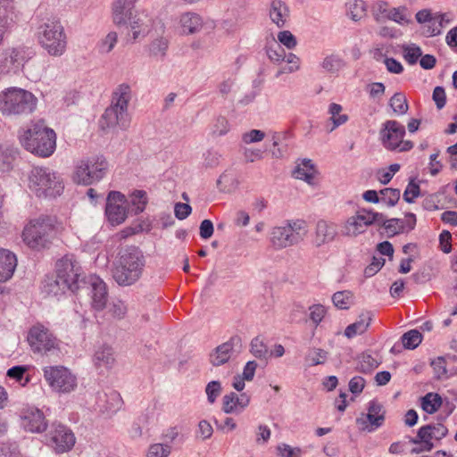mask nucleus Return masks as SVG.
I'll list each match as a JSON object with an SVG mask.
<instances>
[{"label": "nucleus", "mask_w": 457, "mask_h": 457, "mask_svg": "<svg viewBox=\"0 0 457 457\" xmlns=\"http://www.w3.org/2000/svg\"><path fill=\"white\" fill-rule=\"evenodd\" d=\"M145 265V258L139 247L127 245L118 253L112 278L119 286H131L141 278Z\"/></svg>", "instance_id": "f257e3e1"}, {"label": "nucleus", "mask_w": 457, "mask_h": 457, "mask_svg": "<svg viewBox=\"0 0 457 457\" xmlns=\"http://www.w3.org/2000/svg\"><path fill=\"white\" fill-rule=\"evenodd\" d=\"M131 98L132 92L128 84H120L114 89L111 104L102 115L101 126L103 129L119 127L125 130L129 128L130 118L128 108Z\"/></svg>", "instance_id": "f03ea898"}, {"label": "nucleus", "mask_w": 457, "mask_h": 457, "mask_svg": "<svg viewBox=\"0 0 457 457\" xmlns=\"http://www.w3.org/2000/svg\"><path fill=\"white\" fill-rule=\"evenodd\" d=\"M21 145L32 154L49 157L56 148V134L43 120L32 123L20 136Z\"/></svg>", "instance_id": "7ed1b4c3"}, {"label": "nucleus", "mask_w": 457, "mask_h": 457, "mask_svg": "<svg viewBox=\"0 0 457 457\" xmlns=\"http://www.w3.org/2000/svg\"><path fill=\"white\" fill-rule=\"evenodd\" d=\"M58 227L55 217L40 216L30 220L22 231L23 241L32 249L46 248L51 244Z\"/></svg>", "instance_id": "20e7f679"}, {"label": "nucleus", "mask_w": 457, "mask_h": 457, "mask_svg": "<svg viewBox=\"0 0 457 457\" xmlns=\"http://www.w3.org/2000/svg\"><path fill=\"white\" fill-rule=\"evenodd\" d=\"M37 38L42 48L51 56L59 57L66 52L67 36L57 18H50L43 21L37 27Z\"/></svg>", "instance_id": "39448f33"}, {"label": "nucleus", "mask_w": 457, "mask_h": 457, "mask_svg": "<svg viewBox=\"0 0 457 457\" xmlns=\"http://www.w3.org/2000/svg\"><path fill=\"white\" fill-rule=\"evenodd\" d=\"M29 187L37 197L54 198L64 189L61 176L47 167H35L29 174Z\"/></svg>", "instance_id": "423d86ee"}, {"label": "nucleus", "mask_w": 457, "mask_h": 457, "mask_svg": "<svg viewBox=\"0 0 457 457\" xmlns=\"http://www.w3.org/2000/svg\"><path fill=\"white\" fill-rule=\"evenodd\" d=\"M37 99L29 91L10 87L0 94V111L6 115H27L37 107Z\"/></svg>", "instance_id": "0eeeda50"}, {"label": "nucleus", "mask_w": 457, "mask_h": 457, "mask_svg": "<svg viewBox=\"0 0 457 457\" xmlns=\"http://www.w3.org/2000/svg\"><path fill=\"white\" fill-rule=\"evenodd\" d=\"M307 235L303 220H287L281 226L272 228L270 243L275 249H284L302 242Z\"/></svg>", "instance_id": "6e6552de"}, {"label": "nucleus", "mask_w": 457, "mask_h": 457, "mask_svg": "<svg viewBox=\"0 0 457 457\" xmlns=\"http://www.w3.org/2000/svg\"><path fill=\"white\" fill-rule=\"evenodd\" d=\"M108 167V162L103 155L81 160L75 166L72 179L79 185H92L105 176Z\"/></svg>", "instance_id": "1a4fd4ad"}, {"label": "nucleus", "mask_w": 457, "mask_h": 457, "mask_svg": "<svg viewBox=\"0 0 457 457\" xmlns=\"http://www.w3.org/2000/svg\"><path fill=\"white\" fill-rule=\"evenodd\" d=\"M55 272L60 279L71 286L70 291L76 292L86 287L87 278L83 277L81 267L73 254H66L58 260Z\"/></svg>", "instance_id": "9d476101"}, {"label": "nucleus", "mask_w": 457, "mask_h": 457, "mask_svg": "<svg viewBox=\"0 0 457 457\" xmlns=\"http://www.w3.org/2000/svg\"><path fill=\"white\" fill-rule=\"evenodd\" d=\"M44 378L50 387L60 394H69L77 387V378L63 366L45 367Z\"/></svg>", "instance_id": "9b49d317"}, {"label": "nucleus", "mask_w": 457, "mask_h": 457, "mask_svg": "<svg viewBox=\"0 0 457 457\" xmlns=\"http://www.w3.org/2000/svg\"><path fill=\"white\" fill-rule=\"evenodd\" d=\"M27 340L33 353L41 354H47L58 346L56 337L41 324L30 328Z\"/></svg>", "instance_id": "f8f14e48"}, {"label": "nucleus", "mask_w": 457, "mask_h": 457, "mask_svg": "<svg viewBox=\"0 0 457 457\" xmlns=\"http://www.w3.org/2000/svg\"><path fill=\"white\" fill-rule=\"evenodd\" d=\"M243 351V340L238 335H234L228 341L216 346L209 354V361L214 367L228 363L237 358Z\"/></svg>", "instance_id": "ddd939ff"}, {"label": "nucleus", "mask_w": 457, "mask_h": 457, "mask_svg": "<svg viewBox=\"0 0 457 457\" xmlns=\"http://www.w3.org/2000/svg\"><path fill=\"white\" fill-rule=\"evenodd\" d=\"M30 57L31 52L24 46L0 51V74L17 73Z\"/></svg>", "instance_id": "4468645a"}, {"label": "nucleus", "mask_w": 457, "mask_h": 457, "mask_svg": "<svg viewBox=\"0 0 457 457\" xmlns=\"http://www.w3.org/2000/svg\"><path fill=\"white\" fill-rule=\"evenodd\" d=\"M47 444L57 453H63L72 449L76 438L73 432L66 426L54 423L46 436Z\"/></svg>", "instance_id": "2eb2a0df"}, {"label": "nucleus", "mask_w": 457, "mask_h": 457, "mask_svg": "<svg viewBox=\"0 0 457 457\" xmlns=\"http://www.w3.org/2000/svg\"><path fill=\"white\" fill-rule=\"evenodd\" d=\"M128 200L124 195L119 191H111L106 198L105 216L107 220L112 225L123 223L128 217Z\"/></svg>", "instance_id": "dca6fc26"}, {"label": "nucleus", "mask_w": 457, "mask_h": 457, "mask_svg": "<svg viewBox=\"0 0 457 457\" xmlns=\"http://www.w3.org/2000/svg\"><path fill=\"white\" fill-rule=\"evenodd\" d=\"M386 419V411L378 401H370L368 412L361 413L356 419V425L361 431L373 432L382 427Z\"/></svg>", "instance_id": "f3484780"}, {"label": "nucleus", "mask_w": 457, "mask_h": 457, "mask_svg": "<svg viewBox=\"0 0 457 457\" xmlns=\"http://www.w3.org/2000/svg\"><path fill=\"white\" fill-rule=\"evenodd\" d=\"M404 136L405 127L395 120L385 121L379 131L381 143L389 151H396Z\"/></svg>", "instance_id": "a211bd4d"}, {"label": "nucleus", "mask_w": 457, "mask_h": 457, "mask_svg": "<svg viewBox=\"0 0 457 457\" xmlns=\"http://www.w3.org/2000/svg\"><path fill=\"white\" fill-rule=\"evenodd\" d=\"M88 286L92 295V307L96 311H102L105 308L108 293L105 283L99 277L90 275L87 277L86 287Z\"/></svg>", "instance_id": "6ab92c4d"}, {"label": "nucleus", "mask_w": 457, "mask_h": 457, "mask_svg": "<svg viewBox=\"0 0 457 457\" xmlns=\"http://www.w3.org/2000/svg\"><path fill=\"white\" fill-rule=\"evenodd\" d=\"M268 15L278 29H283L287 27L289 21L290 10L284 1L271 0L268 7Z\"/></svg>", "instance_id": "aec40b11"}, {"label": "nucleus", "mask_w": 457, "mask_h": 457, "mask_svg": "<svg viewBox=\"0 0 457 457\" xmlns=\"http://www.w3.org/2000/svg\"><path fill=\"white\" fill-rule=\"evenodd\" d=\"M337 235V228L335 223L320 220L316 224L313 244L317 247L329 244L334 241Z\"/></svg>", "instance_id": "412c9836"}, {"label": "nucleus", "mask_w": 457, "mask_h": 457, "mask_svg": "<svg viewBox=\"0 0 457 457\" xmlns=\"http://www.w3.org/2000/svg\"><path fill=\"white\" fill-rule=\"evenodd\" d=\"M250 403V396L246 393L237 395L234 392L227 394L222 398V411L225 413H240Z\"/></svg>", "instance_id": "4be33fe9"}, {"label": "nucleus", "mask_w": 457, "mask_h": 457, "mask_svg": "<svg viewBox=\"0 0 457 457\" xmlns=\"http://www.w3.org/2000/svg\"><path fill=\"white\" fill-rule=\"evenodd\" d=\"M22 426L28 431L40 433L46 430L47 423L40 410L30 408L23 413Z\"/></svg>", "instance_id": "5701e85b"}, {"label": "nucleus", "mask_w": 457, "mask_h": 457, "mask_svg": "<svg viewBox=\"0 0 457 457\" xmlns=\"http://www.w3.org/2000/svg\"><path fill=\"white\" fill-rule=\"evenodd\" d=\"M137 0H114L112 5L113 23L119 27L128 23V16L131 15L132 10Z\"/></svg>", "instance_id": "b1692460"}, {"label": "nucleus", "mask_w": 457, "mask_h": 457, "mask_svg": "<svg viewBox=\"0 0 457 457\" xmlns=\"http://www.w3.org/2000/svg\"><path fill=\"white\" fill-rule=\"evenodd\" d=\"M16 266V255L7 249H0V283L7 281L12 277Z\"/></svg>", "instance_id": "393cba45"}, {"label": "nucleus", "mask_w": 457, "mask_h": 457, "mask_svg": "<svg viewBox=\"0 0 457 457\" xmlns=\"http://www.w3.org/2000/svg\"><path fill=\"white\" fill-rule=\"evenodd\" d=\"M126 26L129 29L127 37L130 42H135L141 36L145 37L149 29L148 24L137 13L128 16Z\"/></svg>", "instance_id": "a878e982"}, {"label": "nucleus", "mask_w": 457, "mask_h": 457, "mask_svg": "<svg viewBox=\"0 0 457 457\" xmlns=\"http://www.w3.org/2000/svg\"><path fill=\"white\" fill-rule=\"evenodd\" d=\"M93 361L97 370H110L112 368L115 358L111 346L102 345L95 353Z\"/></svg>", "instance_id": "bb28decb"}, {"label": "nucleus", "mask_w": 457, "mask_h": 457, "mask_svg": "<svg viewBox=\"0 0 457 457\" xmlns=\"http://www.w3.org/2000/svg\"><path fill=\"white\" fill-rule=\"evenodd\" d=\"M372 313L369 311L362 312L358 320L348 325L345 329V336L347 338H353L357 335L363 334L370 327L372 320Z\"/></svg>", "instance_id": "cd10ccee"}, {"label": "nucleus", "mask_w": 457, "mask_h": 457, "mask_svg": "<svg viewBox=\"0 0 457 457\" xmlns=\"http://www.w3.org/2000/svg\"><path fill=\"white\" fill-rule=\"evenodd\" d=\"M71 286L58 278V275L46 277L43 282L42 291L48 296H58L70 290Z\"/></svg>", "instance_id": "c85d7f7f"}, {"label": "nucleus", "mask_w": 457, "mask_h": 457, "mask_svg": "<svg viewBox=\"0 0 457 457\" xmlns=\"http://www.w3.org/2000/svg\"><path fill=\"white\" fill-rule=\"evenodd\" d=\"M179 23L184 34H195L203 27L201 16L190 12L181 14Z\"/></svg>", "instance_id": "c756f323"}, {"label": "nucleus", "mask_w": 457, "mask_h": 457, "mask_svg": "<svg viewBox=\"0 0 457 457\" xmlns=\"http://www.w3.org/2000/svg\"><path fill=\"white\" fill-rule=\"evenodd\" d=\"M316 173L315 165L311 159H303L297 163L293 171V176L297 179H302L308 184H312Z\"/></svg>", "instance_id": "7c9ffc66"}, {"label": "nucleus", "mask_w": 457, "mask_h": 457, "mask_svg": "<svg viewBox=\"0 0 457 457\" xmlns=\"http://www.w3.org/2000/svg\"><path fill=\"white\" fill-rule=\"evenodd\" d=\"M366 228L364 226L356 219L354 215L349 217L342 225L341 233L343 236L355 237L363 232Z\"/></svg>", "instance_id": "2f4dec72"}, {"label": "nucleus", "mask_w": 457, "mask_h": 457, "mask_svg": "<svg viewBox=\"0 0 457 457\" xmlns=\"http://www.w3.org/2000/svg\"><path fill=\"white\" fill-rule=\"evenodd\" d=\"M380 361L373 357L371 353L366 352L360 354L357 358L356 370L362 373H370L378 368Z\"/></svg>", "instance_id": "473e14b6"}, {"label": "nucleus", "mask_w": 457, "mask_h": 457, "mask_svg": "<svg viewBox=\"0 0 457 457\" xmlns=\"http://www.w3.org/2000/svg\"><path fill=\"white\" fill-rule=\"evenodd\" d=\"M432 440H435L431 426L425 425L419 428L417 436L410 439V443L417 445L420 443L425 444V449H433L435 447Z\"/></svg>", "instance_id": "72a5a7b5"}, {"label": "nucleus", "mask_w": 457, "mask_h": 457, "mask_svg": "<svg viewBox=\"0 0 457 457\" xmlns=\"http://www.w3.org/2000/svg\"><path fill=\"white\" fill-rule=\"evenodd\" d=\"M356 219L364 226L366 228L368 226L372 224L380 225V221H383V214L371 210L361 209L354 214Z\"/></svg>", "instance_id": "f704fd0d"}, {"label": "nucleus", "mask_w": 457, "mask_h": 457, "mask_svg": "<svg viewBox=\"0 0 457 457\" xmlns=\"http://www.w3.org/2000/svg\"><path fill=\"white\" fill-rule=\"evenodd\" d=\"M250 353L257 359L267 361L270 357V351L264 340L261 337H255L250 343Z\"/></svg>", "instance_id": "c9c22d12"}, {"label": "nucleus", "mask_w": 457, "mask_h": 457, "mask_svg": "<svg viewBox=\"0 0 457 457\" xmlns=\"http://www.w3.org/2000/svg\"><path fill=\"white\" fill-rule=\"evenodd\" d=\"M385 229L387 237H392L395 235H398L404 230V221L403 220L393 218L386 220L383 215V221H380V225Z\"/></svg>", "instance_id": "e433bc0d"}, {"label": "nucleus", "mask_w": 457, "mask_h": 457, "mask_svg": "<svg viewBox=\"0 0 457 457\" xmlns=\"http://www.w3.org/2000/svg\"><path fill=\"white\" fill-rule=\"evenodd\" d=\"M347 15L354 21L365 16V3L362 0H348L346 3Z\"/></svg>", "instance_id": "4c0bfd02"}, {"label": "nucleus", "mask_w": 457, "mask_h": 457, "mask_svg": "<svg viewBox=\"0 0 457 457\" xmlns=\"http://www.w3.org/2000/svg\"><path fill=\"white\" fill-rule=\"evenodd\" d=\"M441 404L442 399L438 394L428 393L421 398V407L428 414L435 413Z\"/></svg>", "instance_id": "58836bf2"}, {"label": "nucleus", "mask_w": 457, "mask_h": 457, "mask_svg": "<svg viewBox=\"0 0 457 457\" xmlns=\"http://www.w3.org/2000/svg\"><path fill=\"white\" fill-rule=\"evenodd\" d=\"M386 18L400 25H405L411 22L410 14L405 6H399L389 9L386 14Z\"/></svg>", "instance_id": "ea45409f"}, {"label": "nucleus", "mask_w": 457, "mask_h": 457, "mask_svg": "<svg viewBox=\"0 0 457 457\" xmlns=\"http://www.w3.org/2000/svg\"><path fill=\"white\" fill-rule=\"evenodd\" d=\"M341 112L342 106L340 104L336 103L329 104L328 112L331 115L329 120L333 123L332 128L329 129L330 132L348 120V116L346 114H341Z\"/></svg>", "instance_id": "a19ab883"}, {"label": "nucleus", "mask_w": 457, "mask_h": 457, "mask_svg": "<svg viewBox=\"0 0 457 457\" xmlns=\"http://www.w3.org/2000/svg\"><path fill=\"white\" fill-rule=\"evenodd\" d=\"M401 339L404 348L413 350L421 343L422 335L419 330L411 329L404 333Z\"/></svg>", "instance_id": "79ce46f5"}, {"label": "nucleus", "mask_w": 457, "mask_h": 457, "mask_svg": "<svg viewBox=\"0 0 457 457\" xmlns=\"http://www.w3.org/2000/svg\"><path fill=\"white\" fill-rule=\"evenodd\" d=\"M389 105L397 115H403L408 112L409 106L406 97L402 93H395L389 100Z\"/></svg>", "instance_id": "37998d69"}, {"label": "nucleus", "mask_w": 457, "mask_h": 457, "mask_svg": "<svg viewBox=\"0 0 457 457\" xmlns=\"http://www.w3.org/2000/svg\"><path fill=\"white\" fill-rule=\"evenodd\" d=\"M344 66L343 59L335 54L326 56L321 62V67L329 73L338 72Z\"/></svg>", "instance_id": "c03bdc74"}, {"label": "nucleus", "mask_w": 457, "mask_h": 457, "mask_svg": "<svg viewBox=\"0 0 457 457\" xmlns=\"http://www.w3.org/2000/svg\"><path fill=\"white\" fill-rule=\"evenodd\" d=\"M353 295L350 291H338L332 295L334 305L340 310H347L352 304Z\"/></svg>", "instance_id": "a18cd8bd"}, {"label": "nucleus", "mask_w": 457, "mask_h": 457, "mask_svg": "<svg viewBox=\"0 0 457 457\" xmlns=\"http://www.w3.org/2000/svg\"><path fill=\"white\" fill-rule=\"evenodd\" d=\"M27 370L26 366H14L7 370L6 376L25 386L30 380L29 377L26 375Z\"/></svg>", "instance_id": "49530a36"}, {"label": "nucleus", "mask_w": 457, "mask_h": 457, "mask_svg": "<svg viewBox=\"0 0 457 457\" xmlns=\"http://www.w3.org/2000/svg\"><path fill=\"white\" fill-rule=\"evenodd\" d=\"M443 27V17L441 15L433 16L425 27L423 34L426 37H434L439 35L442 31Z\"/></svg>", "instance_id": "de8ad7c7"}, {"label": "nucleus", "mask_w": 457, "mask_h": 457, "mask_svg": "<svg viewBox=\"0 0 457 457\" xmlns=\"http://www.w3.org/2000/svg\"><path fill=\"white\" fill-rule=\"evenodd\" d=\"M284 61H286L288 65L282 67L278 71L276 74L277 78L284 73H292L300 69V58L295 54L289 53L288 54H286Z\"/></svg>", "instance_id": "09e8293b"}, {"label": "nucleus", "mask_w": 457, "mask_h": 457, "mask_svg": "<svg viewBox=\"0 0 457 457\" xmlns=\"http://www.w3.org/2000/svg\"><path fill=\"white\" fill-rule=\"evenodd\" d=\"M328 355V353L327 351L320 348H313L306 355L305 361L312 366L320 365L326 361Z\"/></svg>", "instance_id": "8fccbe9b"}, {"label": "nucleus", "mask_w": 457, "mask_h": 457, "mask_svg": "<svg viewBox=\"0 0 457 457\" xmlns=\"http://www.w3.org/2000/svg\"><path fill=\"white\" fill-rule=\"evenodd\" d=\"M106 405L104 406L107 412L114 413L120 409L122 405V399L120 395L116 391H111L105 394Z\"/></svg>", "instance_id": "3c124183"}, {"label": "nucleus", "mask_w": 457, "mask_h": 457, "mask_svg": "<svg viewBox=\"0 0 457 457\" xmlns=\"http://www.w3.org/2000/svg\"><path fill=\"white\" fill-rule=\"evenodd\" d=\"M266 53L269 59L274 63H280L286 58V52L278 42H274V44L269 46Z\"/></svg>", "instance_id": "603ef678"}, {"label": "nucleus", "mask_w": 457, "mask_h": 457, "mask_svg": "<svg viewBox=\"0 0 457 457\" xmlns=\"http://www.w3.org/2000/svg\"><path fill=\"white\" fill-rule=\"evenodd\" d=\"M118 41V35L114 31L109 32L101 41L98 43V50L101 54L110 53L115 46Z\"/></svg>", "instance_id": "864d4df0"}, {"label": "nucleus", "mask_w": 457, "mask_h": 457, "mask_svg": "<svg viewBox=\"0 0 457 457\" xmlns=\"http://www.w3.org/2000/svg\"><path fill=\"white\" fill-rule=\"evenodd\" d=\"M147 204L146 193L143 190H136L131 195V204L135 207V213L142 212Z\"/></svg>", "instance_id": "5fc2aeb1"}, {"label": "nucleus", "mask_w": 457, "mask_h": 457, "mask_svg": "<svg viewBox=\"0 0 457 457\" xmlns=\"http://www.w3.org/2000/svg\"><path fill=\"white\" fill-rule=\"evenodd\" d=\"M171 447L167 444H153L149 446L147 457H168Z\"/></svg>", "instance_id": "6e6d98bb"}, {"label": "nucleus", "mask_w": 457, "mask_h": 457, "mask_svg": "<svg viewBox=\"0 0 457 457\" xmlns=\"http://www.w3.org/2000/svg\"><path fill=\"white\" fill-rule=\"evenodd\" d=\"M420 194V188L418 183L415 182L414 179H411L404 192L403 200L409 204L414 202V199Z\"/></svg>", "instance_id": "4d7b16f0"}, {"label": "nucleus", "mask_w": 457, "mask_h": 457, "mask_svg": "<svg viewBox=\"0 0 457 457\" xmlns=\"http://www.w3.org/2000/svg\"><path fill=\"white\" fill-rule=\"evenodd\" d=\"M422 55V51L420 46L416 45H411L403 47L404 59L410 64H415L419 58Z\"/></svg>", "instance_id": "13d9d810"}, {"label": "nucleus", "mask_w": 457, "mask_h": 457, "mask_svg": "<svg viewBox=\"0 0 457 457\" xmlns=\"http://www.w3.org/2000/svg\"><path fill=\"white\" fill-rule=\"evenodd\" d=\"M221 384L218 380H212L206 385L205 393L210 403H215L216 399L221 393Z\"/></svg>", "instance_id": "bf43d9fd"}, {"label": "nucleus", "mask_w": 457, "mask_h": 457, "mask_svg": "<svg viewBox=\"0 0 457 457\" xmlns=\"http://www.w3.org/2000/svg\"><path fill=\"white\" fill-rule=\"evenodd\" d=\"M278 44L285 46L287 49H294L297 41L295 37L289 30H282L278 33Z\"/></svg>", "instance_id": "052dcab7"}, {"label": "nucleus", "mask_w": 457, "mask_h": 457, "mask_svg": "<svg viewBox=\"0 0 457 457\" xmlns=\"http://www.w3.org/2000/svg\"><path fill=\"white\" fill-rule=\"evenodd\" d=\"M229 130L228 120L223 116H218L212 125V132L216 136H223Z\"/></svg>", "instance_id": "680f3d73"}, {"label": "nucleus", "mask_w": 457, "mask_h": 457, "mask_svg": "<svg viewBox=\"0 0 457 457\" xmlns=\"http://www.w3.org/2000/svg\"><path fill=\"white\" fill-rule=\"evenodd\" d=\"M168 48V41L164 38H157L150 45V53L154 56L163 57Z\"/></svg>", "instance_id": "e2e57ef3"}, {"label": "nucleus", "mask_w": 457, "mask_h": 457, "mask_svg": "<svg viewBox=\"0 0 457 457\" xmlns=\"http://www.w3.org/2000/svg\"><path fill=\"white\" fill-rule=\"evenodd\" d=\"M382 200L390 207L395 206L400 199V190L395 188H385L380 191Z\"/></svg>", "instance_id": "0e129e2a"}, {"label": "nucleus", "mask_w": 457, "mask_h": 457, "mask_svg": "<svg viewBox=\"0 0 457 457\" xmlns=\"http://www.w3.org/2000/svg\"><path fill=\"white\" fill-rule=\"evenodd\" d=\"M109 312L114 318L121 320L128 312V305L121 300H114L111 303Z\"/></svg>", "instance_id": "69168bd1"}, {"label": "nucleus", "mask_w": 457, "mask_h": 457, "mask_svg": "<svg viewBox=\"0 0 457 457\" xmlns=\"http://www.w3.org/2000/svg\"><path fill=\"white\" fill-rule=\"evenodd\" d=\"M385 264V259L382 257H373L371 262L365 268L364 276L370 278L377 274Z\"/></svg>", "instance_id": "338daca9"}, {"label": "nucleus", "mask_w": 457, "mask_h": 457, "mask_svg": "<svg viewBox=\"0 0 457 457\" xmlns=\"http://www.w3.org/2000/svg\"><path fill=\"white\" fill-rule=\"evenodd\" d=\"M310 320L318 326L326 314V309L321 304H313L310 308Z\"/></svg>", "instance_id": "774afa93"}]
</instances>
